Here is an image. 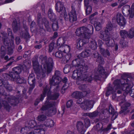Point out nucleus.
I'll use <instances>...</instances> for the list:
<instances>
[{"label":"nucleus","mask_w":134,"mask_h":134,"mask_svg":"<svg viewBox=\"0 0 134 134\" xmlns=\"http://www.w3.org/2000/svg\"><path fill=\"white\" fill-rule=\"evenodd\" d=\"M130 7L129 5H126L123 7L122 9V11L124 16H126L125 15V13H129L130 14V17H132L134 16V3L132 4L131 7V11H130Z\"/></svg>","instance_id":"f8f14e48"},{"label":"nucleus","mask_w":134,"mask_h":134,"mask_svg":"<svg viewBox=\"0 0 134 134\" xmlns=\"http://www.w3.org/2000/svg\"><path fill=\"white\" fill-rule=\"evenodd\" d=\"M82 93L79 91H76L74 92L72 94V97L76 98H78L81 97Z\"/></svg>","instance_id":"e433bc0d"},{"label":"nucleus","mask_w":134,"mask_h":134,"mask_svg":"<svg viewBox=\"0 0 134 134\" xmlns=\"http://www.w3.org/2000/svg\"><path fill=\"white\" fill-rule=\"evenodd\" d=\"M70 66L69 65H66L64 68V72L65 74H67L69 72Z\"/></svg>","instance_id":"603ef678"},{"label":"nucleus","mask_w":134,"mask_h":134,"mask_svg":"<svg viewBox=\"0 0 134 134\" xmlns=\"http://www.w3.org/2000/svg\"><path fill=\"white\" fill-rule=\"evenodd\" d=\"M7 30L8 31V35L9 36L11 37V41L12 42V44H13L14 43V37L13 35H12V30L8 28Z\"/></svg>","instance_id":"ea45409f"},{"label":"nucleus","mask_w":134,"mask_h":134,"mask_svg":"<svg viewBox=\"0 0 134 134\" xmlns=\"http://www.w3.org/2000/svg\"><path fill=\"white\" fill-rule=\"evenodd\" d=\"M38 58L37 55H35L32 59V66L35 72L37 73L42 72L44 74L51 72L53 66L52 59L50 58L47 59L46 56L41 55L39 57V59L41 62L42 66H40Z\"/></svg>","instance_id":"f257e3e1"},{"label":"nucleus","mask_w":134,"mask_h":134,"mask_svg":"<svg viewBox=\"0 0 134 134\" xmlns=\"http://www.w3.org/2000/svg\"><path fill=\"white\" fill-rule=\"evenodd\" d=\"M126 76V75L124 74L121 79H117L114 81L113 83V88L110 86L108 87L106 93V96H108L111 93H114L116 91V90L118 88H121L124 91L129 90L128 86H130L129 85L132 78L131 77H125Z\"/></svg>","instance_id":"f03ea898"},{"label":"nucleus","mask_w":134,"mask_h":134,"mask_svg":"<svg viewBox=\"0 0 134 134\" xmlns=\"http://www.w3.org/2000/svg\"><path fill=\"white\" fill-rule=\"evenodd\" d=\"M114 26L111 21H109L106 25V27L104 30L105 33L109 32V31L112 30Z\"/></svg>","instance_id":"5701e85b"},{"label":"nucleus","mask_w":134,"mask_h":134,"mask_svg":"<svg viewBox=\"0 0 134 134\" xmlns=\"http://www.w3.org/2000/svg\"><path fill=\"white\" fill-rule=\"evenodd\" d=\"M55 9L56 11L60 13L62 16H67L66 10L62 3L60 2H58L56 3Z\"/></svg>","instance_id":"9d476101"},{"label":"nucleus","mask_w":134,"mask_h":134,"mask_svg":"<svg viewBox=\"0 0 134 134\" xmlns=\"http://www.w3.org/2000/svg\"><path fill=\"white\" fill-rule=\"evenodd\" d=\"M46 95V90L44 89L43 91L42 94L41 95L40 97L37 98L34 104L35 105H37L40 101H42L44 98L45 97Z\"/></svg>","instance_id":"4be33fe9"},{"label":"nucleus","mask_w":134,"mask_h":134,"mask_svg":"<svg viewBox=\"0 0 134 134\" xmlns=\"http://www.w3.org/2000/svg\"><path fill=\"white\" fill-rule=\"evenodd\" d=\"M4 87L8 90L10 91H11L12 90V87L11 85L9 84L8 82L7 81L5 82L4 84Z\"/></svg>","instance_id":"79ce46f5"},{"label":"nucleus","mask_w":134,"mask_h":134,"mask_svg":"<svg viewBox=\"0 0 134 134\" xmlns=\"http://www.w3.org/2000/svg\"><path fill=\"white\" fill-rule=\"evenodd\" d=\"M8 75L10 77L11 80L13 81H15L19 76L18 74L13 72L10 73Z\"/></svg>","instance_id":"2f4dec72"},{"label":"nucleus","mask_w":134,"mask_h":134,"mask_svg":"<svg viewBox=\"0 0 134 134\" xmlns=\"http://www.w3.org/2000/svg\"><path fill=\"white\" fill-rule=\"evenodd\" d=\"M98 114V112L97 111H94L93 113H90V117L93 118L96 117Z\"/></svg>","instance_id":"bf43d9fd"},{"label":"nucleus","mask_w":134,"mask_h":134,"mask_svg":"<svg viewBox=\"0 0 134 134\" xmlns=\"http://www.w3.org/2000/svg\"><path fill=\"white\" fill-rule=\"evenodd\" d=\"M85 125L86 128H87L90 125V120L87 118L85 119L84 120Z\"/></svg>","instance_id":"a18cd8bd"},{"label":"nucleus","mask_w":134,"mask_h":134,"mask_svg":"<svg viewBox=\"0 0 134 134\" xmlns=\"http://www.w3.org/2000/svg\"><path fill=\"white\" fill-rule=\"evenodd\" d=\"M48 14L49 17H52L55 16V14L53 13L52 10L51 9L49 10Z\"/></svg>","instance_id":"0e129e2a"},{"label":"nucleus","mask_w":134,"mask_h":134,"mask_svg":"<svg viewBox=\"0 0 134 134\" xmlns=\"http://www.w3.org/2000/svg\"><path fill=\"white\" fill-rule=\"evenodd\" d=\"M69 87V84L68 83H65L62 87L61 91L63 93H64L66 90Z\"/></svg>","instance_id":"864d4df0"},{"label":"nucleus","mask_w":134,"mask_h":134,"mask_svg":"<svg viewBox=\"0 0 134 134\" xmlns=\"http://www.w3.org/2000/svg\"><path fill=\"white\" fill-rule=\"evenodd\" d=\"M28 82L30 85L35 84V77L33 74H30L28 78Z\"/></svg>","instance_id":"393cba45"},{"label":"nucleus","mask_w":134,"mask_h":134,"mask_svg":"<svg viewBox=\"0 0 134 134\" xmlns=\"http://www.w3.org/2000/svg\"><path fill=\"white\" fill-rule=\"evenodd\" d=\"M15 81L17 83L21 84L25 83L26 82V80L24 77H20L19 76Z\"/></svg>","instance_id":"72a5a7b5"},{"label":"nucleus","mask_w":134,"mask_h":134,"mask_svg":"<svg viewBox=\"0 0 134 134\" xmlns=\"http://www.w3.org/2000/svg\"><path fill=\"white\" fill-rule=\"evenodd\" d=\"M102 38L103 41H106L105 44L108 46L113 47L114 46L115 43L114 40L108 34H105L103 36Z\"/></svg>","instance_id":"4468645a"},{"label":"nucleus","mask_w":134,"mask_h":134,"mask_svg":"<svg viewBox=\"0 0 134 134\" xmlns=\"http://www.w3.org/2000/svg\"><path fill=\"white\" fill-rule=\"evenodd\" d=\"M87 40H88V42L90 41L89 43V47L93 50H95L96 49L97 47V44L95 40L91 38H90V37Z\"/></svg>","instance_id":"a211bd4d"},{"label":"nucleus","mask_w":134,"mask_h":134,"mask_svg":"<svg viewBox=\"0 0 134 134\" xmlns=\"http://www.w3.org/2000/svg\"><path fill=\"white\" fill-rule=\"evenodd\" d=\"M69 17H76V14L75 11L72 10L69 14Z\"/></svg>","instance_id":"6e6d98bb"},{"label":"nucleus","mask_w":134,"mask_h":134,"mask_svg":"<svg viewBox=\"0 0 134 134\" xmlns=\"http://www.w3.org/2000/svg\"><path fill=\"white\" fill-rule=\"evenodd\" d=\"M96 61L97 62L100 64H103L104 63V59L100 55L96 59Z\"/></svg>","instance_id":"c03bdc74"},{"label":"nucleus","mask_w":134,"mask_h":134,"mask_svg":"<svg viewBox=\"0 0 134 134\" xmlns=\"http://www.w3.org/2000/svg\"><path fill=\"white\" fill-rule=\"evenodd\" d=\"M96 70L97 73L99 75V76L96 75H95L94 77V79L96 80H99L100 78V77H103L104 78V76H105V71L102 66L99 65Z\"/></svg>","instance_id":"9b49d317"},{"label":"nucleus","mask_w":134,"mask_h":134,"mask_svg":"<svg viewBox=\"0 0 134 134\" xmlns=\"http://www.w3.org/2000/svg\"><path fill=\"white\" fill-rule=\"evenodd\" d=\"M13 72L18 74L20 73L21 71V69L20 67L19 66L13 68Z\"/></svg>","instance_id":"a19ab883"},{"label":"nucleus","mask_w":134,"mask_h":134,"mask_svg":"<svg viewBox=\"0 0 134 134\" xmlns=\"http://www.w3.org/2000/svg\"><path fill=\"white\" fill-rule=\"evenodd\" d=\"M59 85H58L56 87V88L54 89V92H55L53 94L51 95V92L50 89H49V87L47 85L45 87L44 89H45L46 90V94L48 96V98L52 100H55L57 99L59 96V93L58 91L59 90Z\"/></svg>","instance_id":"0eeeda50"},{"label":"nucleus","mask_w":134,"mask_h":134,"mask_svg":"<svg viewBox=\"0 0 134 134\" xmlns=\"http://www.w3.org/2000/svg\"><path fill=\"white\" fill-rule=\"evenodd\" d=\"M79 60H80L79 59H76L73 61L72 62V65L73 66L76 67L77 69L79 68L80 65L83 62L82 61L80 62Z\"/></svg>","instance_id":"7c9ffc66"},{"label":"nucleus","mask_w":134,"mask_h":134,"mask_svg":"<svg viewBox=\"0 0 134 134\" xmlns=\"http://www.w3.org/2000/svg\"><path fill=\"white\" fill-rule=\"evenodd\" d=\"M88 39L84 38L79 39L77 42V48L80 49H82L83 45L88 42Z\"/></svg>","instance_id":"dca6fc26"},{"label":"nucleus","mask_w":134,"mask_h":134,"mask_svg":"<svg viewBox=\"0 0 134 134\" xmlns=\"http://www.w3.org/2000/svg\"><path fill=\"white\" fill-rule=\"evenodd\" d=\"M88 69L87 65L83 62L79 68L73 72L72 75V78L80 81L83 80L90 82L93 79V75L85 74L87 72Z\"/></svg>","instance_id":"7ed1b4c3"},{"label":"nucleus","mask_w":134,"mask_h":134,"mask_svg":"<svg viewBox=\"0 0 134 134\" xmlns=\"http://www.w3.org/2000/svg\"><path fill=\"white\" fill-rule=\"evenodd\" d=\"M27 31V29L26 28L25 30L21 31V32L20 33V36L21 38L27 39L30 38V35Z\"/></svg>","instance_id":"b1692460"},{"label":"nucleus","mask_w":134,"mask_h":134,"mask_svg":"<svg viewBox=\"0 0 134 134\" xmlns=\"http://www.w3.org/2000/svg\"><path fill=\"white\" fill-rule=\"evenodd\" d=\"M91 22L92 24H94L96 30L97 31H98L100 30L102 28V25L99 22L95 21V18H93V19H91Z\"/></svg>","instance_id":"412c9836"},{"label":"nucleus","mask_w":134,"mask_h":134,"mask_svg":"<svg viewBox=\"0 0 134 134\" xmlns=\"http://www.w3.org/2000/svg\"><path fill=\"white\" fill-rule=\"evenodd\" d=\"M4 90L3 88L0 89V109L2 105L7 110L10 108L9 103L11 104H15L19 102L18 98L14 97L5 95Z\"/></svg>","instance_id":"20e7f679"},{"label":"nucleus","mask_w":134,"mask_h":134,"mask_svg":"<svg viewBox=\"0 0 134 134\" xmlns=\"http://www.w3.org/2000/svg\"><path fill=\"white\" fill-rule=\"evenodd\" d=\"M61 75V72L60 71L55 70L54 75L53 76L52 79L50 80V84L52 85L59 84L62 80Z\"/></svg>","instance_id":"6e6552de"},{"label":"nucleus","mask_w":134,"mask_h":134,"mask_svg":"<svg viewBox=\"0 0 134 134\" xmlns=\"http://www.w3.org/2000/svg\"><path fill=\"white\" fill-rule=\"evenodd\" d=\"M94 103V101L93 100H86L81 103L80 106L82 109L86 110L89 108H92L93 106Z\"/></svg>","instance_id":"ddd939ff"},{"label":"nucleus","mask_w":134,"mask_h":134,"mask_svg":"<svg viewBox=\"0 0 134 134\" xmlns=\"http://www.w3.org/2000/svg\"><path fill=\"white\" fill-rule=\"evenodd\" d=\"M89 28L82 27L77 29L75 32L76 35L88 38L93 32V28L91 25H89Z\"/></svg>","instance_id":"39448f33"},{"label":"nucleus","mask_w":134,"mask_h":134,"mask_svg":"<svg viewBox=\"0 0 134 134\" xmlns=\"http://www.w3.org/2000/svg\"><path fill=\"white\" fill-rule=\"evenodd\" d=\"M10 41L8 38H5L4 39V43L5 46H8L10 43Z\"/></svg>","instance_id":"e2e57ef3"},{"label":"nucleus","mask_w":134,"mask_h":134,"mask_svg":"<svg viewBox=\"0 0 134 134\" xmlns=\"http://www.w3.org/2000/svg\"><path fill=\"white\" fill-rule=\"evenodd\" d=\"M100 51L101 54L104 57H109L110 55V52L108 49L105 50L104 48H101Z\"/></svg>","instance_id":"bb28decb"},{"label":"nucleus","mask_w":134,"mask_h":134,"mask_svg":"<svg viewBox=\"0 0 134 134\" xmlns=\"http://www.w3.org/2000/svg\"><path fill=\"white\" fill-rule=\"evenodd\" d=\"M109 112L110 114H113L111 117L112 120H114L117 118L118 114L115 111V110L111 105L109 106Z\"/></svg>","instance_id":"aec40b11"},{"label":"nucleus","mask_w":134,"mask_h":134,"mask_svg":"<svg viewBox=\"0 0 134 134\" xmlns=\"http://www.w3.org/2000/svg\"><path fill=\"white\" fill-rule=\"evenodd\" d=\"M50 19L53 22L52 27L54 31L57 30L59 28L57 21L55 17H50Z\"/></svg>","instance_id":"6ab92c4d"},{"label":"nucleus","mask_w":134,"mask_h":134,"mask_svg":"<svg viewBox=\"0 0 134 134\" xmlns=\"http://www.w3.org/2000/svg\"><path fill=\"white\" fill-rule=\"evenodd\" d=\"M119 105L121 106L122 109L119 112L120 114L123 113L125 115L129 112V111L126 110L127 109L128 107L130 106V104L126 102L124 97L121 100Z\"/></svg>","instance_id":"1a4fd4ad"},{"label":"nucleus","mask_w":134,"mask_h":134,"mask_svg":"<svg viewBox=\"0 0 134 134\" xmlns=\"http://www.w3.org/2000/svg\"><path fill=\"white\" fill-rule=\"evenodd\" d=\"M54 124L53 120L51 119H49L46 120L44 123V125L46 126L51 127H53Z\"/></svg>","instance_id":"473e14b6"},{"label":"nucleus","mask_w":134,"mask_h":134,"mask_svg":"<svg viewBox=\"0 0 134 134\" xmlns=\"http://www.w3.org/2000/svg\"><path fill=\"white\" fill-rule=\"evenodd\" d=\"M77 129L81 134H84L85 130L84 128L83 123L81 121H78L77 123Z\"/></svg>","instance_id":"f3484780"},{"label":"nucleus","mask_w":134,"mask_h":134,"mask_svg":"<svg viewBox=\"0 0 134 134\" xmlns=\"http://www.w3.org/2000/svg\"><path fill=\"white\" fill-rule=\"evenodd\" d=\"M72 101L71 100H69L66 103V106L67 108H70L71 107L72 104Z\"/></svg>","instance_id":"338daca9"},{"label":"nucleus","mask_w":134,"mask_h":134,"mask_svg":"<svg viewBox=\"0 0 134 134\" xmlns=\"http://www.w3.org/2000/svg\"><path fill=\"white\" fill-rule=\"evenodd\" d=\"M92 54V52L91 50L86 49L81 53V56L82 57L86 58L90 56Z\"/></svg>","instance_id":"a878e982"},{"label":"nucleus","mask_w":134,"mask_h":134,"mask_svg":"<svg viewBox=\"0 0 134 134\" xmlns=\"http://www.w3.org/2000/svg\"><path fill=\"white\" fill-rule=\"evenodd\" d=\"M55 103L54 102H49L47 100L44 104L42 105L40 110L41 112L46 114L47 110H48L49 114H55L56 113L55 108Z\"/></svg>","instance_id":"423d86ee"},{"label":"nucleus","mask_w":134,"mask_h":134,"mask_svg":"<svg viewBox=\"0 0 134 134\" xmlns=\"http://www.w3.org/2000/svg\"><path fill=\"white\" fill-rule=\"evenodd\" d=\"M29 130V129L28 126H26L22 128L21 130V132L23 134L27 133L28 131Z\"/></svg>","instance_id":"de8ad7c7"},{"label":"nucleus","mask_w":134,"mask_h":134,"mask_svg":"<svg viewBox=\"0 0 134 134\" xmlns=\"http://www.w3.org/2000/svg\"><path fill=\"white\" fill-rule=\"evenodd\" d=\"M128 37L132 38L134 37V27L131 28L130 29L128 32Z\"/></svg>","instance_id":"c9c22d12"},{"label":"nucleus","mask_w":134,"mask_h":134,"mask_svg":"<svg viewBox=\"0 0 134 134\" xmlns=\"http://www.w3.org/2000/svg\"><path fill=\"white\" fill-rule=\"evenodd\" d=\"M39 129H40V128L37 129L36 130H34V131L31 132L29 133L28 134H39L40 133V132L42 131H43L44 133L43 130H39Z\"/></svg>","instance_id":"3c124183"},{"label":"nucleus","mask_w":134,"mask_h":134,"mask_svg":"<svg viewBox=\"0 0 134 134\" xmlns=\"http://www.w3.org/2000/svg\"><path fill=\"white\" fill-rule=\"evenodd\" d=\"M131 80L130 81V82L129 84V85H130L129 86H128V89H129V91H127V92H129L130 95V96L133 98H134V89H132L131 90H130V88L132 86L131 84H132V83L131 82Z\"/></svg>","instance_id":"4c0bfd02"},{"label":"nucleus","mask_w":134,"mask_h":134,"mask_svg":"<svg viewBox=\"0 0 134 134\" xmlns=\"http://www.w3.org/2000/svg\"><path fill=\"white\" fill-rule=\"evenodd\" d=\"M62 48V49H63L64 50L62 49V51H63V52L65 53H68L70 51V48L69 46L65 44L64 46L61 47V48Z\"/></svg>","instance_id":"58836bf2"},{"label":"nucleus","mask_w":134,"mask_h":134,"mask_svg":"<svg viewBox=\"0 0 134 134\" xmlns=\"http://www.w3.org/2000/svg\"><path fill=\"white\" fill-rule=\"evenodd\" d=\"M66 38L65 37H60L59 38L58 40L57 44V46H59L62 47L64 46L65 43V41L66 40Z\"/></svg>","instance_id":"c756f323"},{"label":"nucleus","mask_w":134,"mask_h":134,"mask_svg":"<svg viewBox=\"0 0 134 134\" xmlns=\"http://www.w3.org/2000/svg\"><path fill=\"white\" fill-rule=\"evenodd\" d=\"M47 117L44 115H40L37 117V120L40 121H45Z\"/></svg>","instance_id":"37998d69"},{"label":"nucleus","mask_w":134,"mask_h":134,"mask_svg":"<svg viewBox=\"0 0 134 134\" xmlns=\"http://www.w3.org/2000/svg\"><path fill=\"white\" fill-rule=\"evenodd\" d=\"M93 57L95 58H97L100 56V55L96 51H94L93 53Z\"/></svg>","instance_id":"774afa93"},{"label":"nucleus","mask_w":134,"mask_h":134,"mask_svg":"<svg viewBox=\"0 0 134 134\" xmlns=\"http://www.w3.org/2000/svg\"><path fill=\"white\" fill-rule=\"evenodd\" d=\"M120 34L121 37L124 39L127 36L128 37V32L124 30H121L120 31Z\"/></svg>","instance_id":"f704fd0d"},{"label":"nucleus","mask_w":134,"mask_h":134,"mask_svg":"<svg viewBox=\"0 0 134 134\" xmlns=\"http://www.w3.org/2000/svg\"><path fill=\"white\" fill-rule=\"evenodd\" d=\"M12 27L13 31L15 32L20 29V25L17 23L16 21H14L12 23Z\"/></svg>","instance_id":"cd10ccee"},{"label":"nucleus","mask_w":134,"mask_h":134,"mask_svg":"<svg viewBox=\"0 0 134 134\" xmlns=\"http://www.w3.org/2000/svg\"><path fill=\"white\" fill-rule=\"evenodd\" d=\"M55 56L57 58H61L63 57V55L62 52L59 51L56 52Z\"/></svg>","instance_id":"8fccbe9b"},{"label":"nucleus","mask_w":134,"mask_h":134,"mask_svg":"<svg viewBox=\"0 0 134 134\" xmlns=\"http://www.w3.org/2000/svg\"><path fill=\"white\" fill-rule=\"evenodd\" d=\"M116 19L118 23L120 26H124L126 24V20L124 17H117Z\"/></svg>","instance_id":"c85d7f7f"},{"label":"nucleus","mask_w":134,"mask_h":134,"mask_svg":"<svg viewBox=\"0 0 134 134\" xmlns=\"http://www.w3.org/2000/svg\"><path fill=\"white\" fill-rule=\"evenodd\" d=\"M92 10V8L90 6L87 7L86 13V14H88L90 13Z\"/></svg>","instance_id":"13d9d810"},{"label":"nucleus","mask_w":134,"mask_h":134,"mask_svg":"<svg viewBox=\"0 0 134 134\" xmlns=\"http://www.w3.org/2000/svg\"><path fill=\"white\" fill-rule=\"evenodd\" d=\"M43 23L44 24V25L46 27L48 28L49 23L45 18L44 17L43 19Z\"/></svg>","instance_id":"5fc2aeb1"},{"label":"nucleus","mask_w":134,"mask_h":134,"mask_svg":"<svg viewBox=\"0 0 134 134\" xmlns=\"http://www.w3.org/2000/svg\"><path fill=\"white\" fill-rule=\"evenodd\" d=\"M103 127V125L102 123H98L95 127L97 131L101 130Z\"/></svg>","instance_id":"052dcab7"},{"label":"nucleus","mask_w":134,"mask_h":134,"mask_svg":"<svg viewBox=\"0 0 134 134\" xmlns=\"http://www.w3.org/2000/svg\"><path fill=\"white\" fill-rule=\"evenodd\" d=\"M129 1L128 0H119L118 2L120 4V5L118 7L120 8L123 5L127 3Z\"/></svg>","instance_id":"49530a36"},{"label":"nucleus","mask_w":134,"mask_h":134,"mask_svg":"<svg viewBox=\"0 0 134 134\" xmlns=\"http://www.w3.org/2000/svg\"><path fill=\"white\" fill-rule=\"evenodd\" d=\"M87 86L85 85H80L79 87V89L81 90L84 91L86 90V88H87Z\"/></svg>","instance_id":"680f3d73"},{"label":"nucleus","mask_w":134,"mask_h":134,"mask_svg":"<svg viewBox=\"0 0 134 134\" xmlns=\"http://www.w3.org/2000/svg\"><path fill=\"white\" fill-rule=\"evenodd\" d=\"M120 42L121 46L122 47H125L127 46V42L124 41L123 39H121Z\"/></svg>","instance_id":"09e8293b"},{"label":"nucleus","mask_w":134,"mask_h":134,"mask_svg":"<svg viewBox=\"0 0 134 134\" xmlns=\"http://www.w3.org/2000/svg\"><path fill=\"white\" fill-rule=\"evenodd\" d=\"M55 44L54 43L52 42L49 45V51L50 52H51L53 50Z\"/></svg>","instance_id":"4d7b16f0"},{"label":"nucleus","mask_w":134,"mask_h":134,"mask_svg":"<svg viewBox=\"0 0 134 134\" xmlns=\"http://www.w3.org/2000/svg\"><path fill=\"white\" fill-rule=\"evenodd\" d=\"M36 123L35 121L34 120H31L28 123V126L29 128L33 129L34 128V130H36L37 129L40 128L39 130L43 129H44L43 128L44 126L43 125H38L36 126Z\"/></svg>","instance_id":"2eb2a0df"},{"label":"nucleus","mask_w":134,"mask_h":134,"mask_svg":"<svg viewBox=\"0 0 134 134\" xmlns=\"http://www.w3.org/2000/svg\"><path fill=\"white\" fill-rule=\"evenodd\" d=\"M71 58V55L70 54L66 55L64 57V59H65V63H67L68 61Z\"/></svg>","instance_id":"69168bd1"}]
</instances>
